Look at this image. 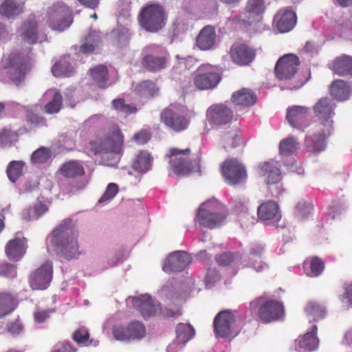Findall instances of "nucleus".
I'll return each mask as SVG.
<instances>
[{
    "mask_svg": "<svg viewBox=\"0 0 352 352\" xmlns=\"http://www.w3.org/2000/svg\"><path fill=\"white\" fill-rule=\"evenodd\" d=\"M73 337L77 343L85 344L88 340L89 333L85 328H80L74 333Z\"/></svg>",
    "mask_w": 352,
    "mask_h": 352,
    "instance_id": "obj_60",
    "label": "nucleus"
},
{
    "mask_svg": "<svg viewBox=\"0 0 352 352\" xmlns=\"http://www.w3.org/2000/svg\"><path fill=\"white\" fill-rule=\"evenodd\" d=\"M206 116L213 126L223 127L231 123L233 112L225 104H215L208 109Z\"/></svg>",
    "mask_w": 352,
    "mask_h": 352,
    "instance_id": "obj_14",
    "label": "nucleus"
},
{
    "mask_svg": "<svg viewBox=\"0 0 352 352\" xmlns=\"http://www.w3.org/2000/svg\"><path fill=\"white\" fill-rule=\"evenodd\" d=\"M52 278V265L50 261L43 263L30 276V285L33 289H46Z\"/></svg>",
    "mask_w": 352,
    "mask_h": 352,
    "instance_id": "obj_18",
    "label": "nucleus"
},
{
    "mask_svg": "<svg viewBox=\"0 0 352 352\" xmlns=\"http://www.w3.org/2000/svg\"><path fill=\"white\" fill-rule=\"evenodd\" d=\"M221 174L225 182L235 186L246 181L247 172L245 166L236 159L226 160L221 166Z\"/></svg>",
    "mask_w": 352,
    "mask_h": 352,
    "instance_id": "obj_10",
    "label": "nucleus"
},
{
    "mask_svg": "<svg viewBox=\"0 0 352 352\" xmlns=\"http://www.w3.org/2000/svg\"><path fill=\"white\" fill-rule=\"evenodd\" d=\"M169 60L167 52H164L160 55L146 54L143 60V66L150 72H159L166 67Z\"/></svg>",
    "mask_w": 352,
    "mask_h": 352,
    "instance_id": "obj_27",
    "label": "nucleus"
},
{
    "mask_svg": "<svg viewBox=\"0 0 352 352\" xmlns=\"http://www.w3.org/2000/svg\"><path fill=\"white\" fill-rule=\"evenodd\" d=\"M336 103L329 97L319 99L313 106V112L318 122L314 124L313 132L305 138L306 147L312 153L323 151L327 146V139L333 133Z\"/></svg>",
    "mask_w": 352,
    "mask_h": 352,
    "instance_id": "obj_1",
    "label": "nucleus"
},
{
    "mask_svg": "<svg viewBox=\"0 0 352 352\" xmlns=\"http://www.w3.org/2000/svg\"><path fill=\"white\" fill-rule=\"evenodd\" d=\"M63 175L67 177L74 178L84 174L83 167L77 162L71 161L65 163L60 169Z\"/></svg>",
    "mask_w": 352,
    "mask_h": 352,
    "instance_id": "obj_45",
    "label": "nucleus"
},
{
    "mask_svg": "<svg viewBox=\"0 0 352 352\" xmlns=\"http://www.w3.org/2000/svg\"><path fill=\"white\" fill-rule=\"evenodd\" d=\"M43 98L45 100H49L45 106V111L47 113H56L60 110L63 96L59 91L50 89L43 94Z\"/></svg>",
    "mask_w": 352,
    "mask_h": 352,
    "instance_id": "obj_28",
    "label": "nucleus"
},
{
    "mask_svg": "<svg viewBox=\"0 0 352 352\" xmlns=\"http://www.w3.org/2000/svg\"><path fill=\"white\" fill-rule=\"evenodd\" d=\"M0 276L13 278L16 276V267L9 263L0 264Z\"/></svg>",
    "mask_w": 352,
    "mask_h": 352,
    "instance_id": "obj_58",
    "label": "nucleus"
},
{
    "mask_svg": "<svg viewBox=\"0 0 352 352\" xmlns=\"http://www.w3.org/2000/svg\"><path fill=\"white\" fill-rule=\"evenodd\" d=\"M263 250L264 247L262 245H255L250 251L247 265L253 268L257 272H262L267 268V265L265 263H263L261 261L258 260L261 258Z\"/></svg>",
    "mask_w": 352,
    "mask_h": 352,
    "instance_id": "obj_32",
    "label": "nucleus"
},
{
    "mask_svg": "<svg viewBox=\"0 0 352 352\" xmlns=\"http://www.w3.org/2000/svg\"><path fill=\"white\" fill-rule=\"evenodd\" d=\"M298 143L294 137L282 140L279 143V153L282 156L292 155L298 148Z\"/></svg>",
    "mask_w": 352,
    "mask_h": 352,
    "instance_id": "obj_47",
    "label": "nucleus"
},
{
    "mask_svg": "<svg viewBox=\"0 0 352 352\" xmlns=\"http://www.w3.org/2000/svg\"><path fill=\"white\" fill-rule=\"evenodd\" d=\"M152 160V157L148 152L141 151L133 161V168L138 173H145L151 168Z\"/></svg>",
    "mask_w": 352,
    "mask_h": 352,
    "instance_id": "obj_37",
    "label": "nucleus"
},
{
    "mask_svg": "<svg viewBox=\"0 0 352 352\" xmlns=\"http://www.w3.org/2000/svg\"><path fill=\"white\" fill-rule=\"evenodd\" d=\"M126 303L133 305L144 318L154 316L161 310L160 304L148 294L129 296L126 298Z\"/></svg>",
    "mask_w": 352,
    "mask_h": 352,
    "instance_id": "obj_13",
    "label": "nucleus"
},
{
    "mask_svg": "<svg viewBox=\"0 0 352 352\" xmlns=\"http://www.w3.org/2000/svg\"><path fill=\"white\" fill-rule=\"evenodd\" d=\"M309 109L305 106H293L287 111V119L289 124L301 131L307 126L305 120L309 114Z\"/></svg>",
    "mask_w": 352,
    "mask_h": 352,
    "instance_id": "obj_21",
    "label": "nucleus"
},
{
    "mask_svg": "<svg viewBox=\"0 0 352 352\" xmlns=\"http://www.w3.org/2000/svg\"><path fill=\"white\" fill-rule=\"evenodd\" d=\"M112 104L115 109L125 115H129L138 111V109L134 105L125 104L122 99H115L112 101Z\"/></svg>",
    "mask_w": 352,
    "mask_h": 352,
    "instance_id": "obj_52",
    "label": "nucleus"
},
{
    "mask_svg": "<svg viewBox=\"0 0 352 352\" xmlns=\"http://www.w3.org/2000/svg\"><path fill=\"white\" fill-rule=\"evenodd\" d=\"M47 18L49 25L60 32L69 28L73 22L71 10L62 2L54 4L49 9Z\"/></svg>",
    "mask_w": 352,
    "mask_h": 352,
    "instance_id": "obj_8",
    "label": "nucleus"
},
{
    "mask_svg": "<svg viewBox=\"0 0 352 352\" xmlns=\"http://www.w3.org/2000/svg\"><path fill=\"white\" fill-rule=\"evenodd\" d=\"M123 137L119 129L113 131L111 136L102 140L96 152L103 155L102 158L110 157L113 162H108V166H112L117 163L120 158L122 150Z\"/></svg>",
    "mask_w": 352,
    "mask_h": 352,
    "instance_id": "obj_7",
    "label": "nucleus"
},
{
    "mask_svg": "<svg viewBox=\"0 0 352 352\" xmlns=\"http://www.w3.org/2000/svg\"><path fill=\"white\" fill-rule=\"evenodd\" d=\"M241 256L239 253L233 254L230 252H225L217 257V261L220 265L227 266L241 260Z\"/></svg>",
    "mask_w": 352,
    "mask_h": 352,
    "instance_id": "obj_55",
    "label": "nucleus"
},
{
    "mask_svg": "<svg viewBox=\"0 0 352 352\" xmlns=\"http://www.w3.org/2000/svg\"><path fill=\"white\" fill-rule=\"evenodd\" d=\"M89 73L94 85L100 89H105L110 85L109 73L106 66L99 65L89 69Z\"/></svg>",
    "mask_w": 352,
    "mask_h": 352,
    "instance_id": "obj_31",
    "label": "nucleus"
},
{
    "mask_svg": "<svg viewBox=\"0 0 352 352\" xmlns=\"http://www.w3.org/2000/svg\"><path fill=\"white\" fill-rule=\"evenodd\" d=\"M307 265L309 267L305 268V273L309 277H318L324 269L323 261L318 257H314Z\"/></svg>",
    "mask_w": 352,
    "mask_h": 352,
    "instance_id": "obj_49",
    "label": "nucleus"
},
{
    "mask_svg": "<svg viewBox=\"0 0 352 352\" xmlns=\"http://www.w3.org/2000/svg\"><path fill=\"white\" fill-rule=\"evenodd\" d=\"M351 91V85L342 80L333 81L330 89L331 94L338 100L348 99Z\"/></svg>",
    "mask_w": 352,
    "mask_h": 352,
    "instance_id": "obj_35",
    "label": "nucleus"
},
{
    "mask_svg": "<svg viewBox=\"0 0 352 352\" xmlns=\"http://www.w3.org/2000/svg\"><path fill=\"white\" fill-rule=\"evenodd\" d=\"M189 148H171L166 156L170 157L169 164L173 171L177 175H186L191 172L199 170V159L190 160L187 156L190 154Z\"/></svg>",
    "mask_w": 352,
    "mask_h": 352,
    "instance_id": "obj_4",
    "label": "nucleus"
},
{
    "mask_svg": "<svg viewBox=\"0 0 352 352\" xmlns=\"http://www.w3.org/2000/svg\"><path fill=\"white\" fill-rule=\"evenodd\" d=\"M220 276L219 273L214 269H208L206 278L205 283L207 288H211L214 284L219 281Z\"/></svg>",
    "mask_w": 352,
    "mask_h": 352,
    "instance_id": "obj_59",
    "label": "nucleus"
},
{
    "mask_svg": "<svg viewBox=\"0 0 352 352\" xmlns=\"http://www.w3.org/2000/svg\"><path fill=\"white\" fill-rule=\"evenodd\" d=\"M305 311L310 319L314 321L324 318L326 314L324 307L314 301H310L307 304Z\"/></svg>",
    "mask_w": 352,
    "mask_h": 352,
    "instance_id": "obj_43",
    "label": "nucleus"
},
{
    "mask_svg": "<svg viewBox=\"0 0 352 352\" xmlns=\"http://www.w3.org/2000/svg\"><path fill=\"white\" fill-rule=\"evenodd\" d=\"M190 27V24L188 16H181L173 23L175 34L184 33L188 30Z\"/></svg>",
    "mask_w": 352,
    "mask_h": 352,
    "instance_id": "obj_54",
    "label": "nucleus"
},
{
    "mask_svg": "<svg viewBox=\"0 0 352 352\" xmlns=\"http://www.w3.org/2000/svg\"><path fill=\"white\" fill-rule=\"evenodd\" d=\"M135 91L140 96L149 98L154 96L157 93L158 88L153 81L146 80L138 84Z\"/></svg>",
    "mask_w": 352,
    "mask_h": 352,
    "instance_id": "obj_42",
    "label": "nucleus"
},
{
    "mask_svg": "<svg viewBox=\"0 0 352 352\" xmlns=\"http://www.w3.org/2000/svg\"><path fill=\"white\" fill-rule=\"evenodd\" d=\"M21 38L30 43H36L38 40L37 23L34 16H30L21 26L20 30Z\"/></svg>",
    "mask_w": 352,
    "mask_h": 352,
    "instance_id": "obj_29",
    "label": "nucleus"
},
{
    "mask_svg": "<svg viewBox=\"0 0 352 352\" xmlns=\"http://www.w3.org/2000/svg\"><path fill=\"white\" fill-rule=\"evenodd\" d=\"M68 59V56H65L52 67V72L54 76L69 77L74 74V67Z\"/></svg>",
    "mask_w": 352,
    "mask_h": 352,
    "instance_id": "obj_38",
    "label": "nucleus"
},
{
    "mask_svg": "<svg viewBox=\"0 0 352 352\" xmlns=\"http://www.w3.org/2000/svg\"><path fill=\"white\" fill-rule=\"evenodd\" d=\"M151 138V134L148 131L142 130L134 135V140L140 144L146 143Z\"/></svg>",
    "mask_w": 352,
    "mask_h": 352,
    "instance_id": "obj_64",
    "label": "nucleus"
},
{
    "mask_svg": "<svg viewBox=\"0 0 352 352\" xmlns=\"http://www.w3.org/2000/svg\"><path fill=\"white\" fill-rule=\"evenodd\" d=\"M299 64L297 56L293 54H285L277 61L275 74L279 80H289L296 74Z\"/></svg>",
    "mask_w": 352,
    "mask_h": 352,
    "instance_id": "obj_15",
    "label": "nucleus"
},
{
    "mask_svg": "<svg viewBox=\"0 0 352 352\" xmlns=\"http://www.w3.org/2000/svg\"><path fill=\"white\" fill-rule=\"evenodd\" d=\"M176 339L180 343L186 344L190 340L195 334V330L193 327L188 323H179L176 327Z\"/></svg>",
    "mask_w": 352,
    "mask_h": 352,
    "instance_id": "obj_41",
    "label": "nucleus"
},
{
    "mask_svg": "<svg viewBox=\"0 0 352 352\" xmlns=\"http://www.w3.org/2000/svg\"><path fill=\"white\" fill-rule=\"evenodd\" d=\"M332 69L339 76H352V57L343 55L333 62Z\"/></svg>",
    "mask_w": 352,
    "mask_h": 352,
    "instance_id": "obj_34",
    "label": "nucleus"
},
{
    "mask_svg": "<svg viewBox=\"0 0 352 352\" xmlns=\"http://www.w3.org/2000/svg\"><path fill=\"white\" fill-rule=\"evenodd\" d=\"M53 312H54V310L52 309L37 310L34 312V320L36 322L38 323L43 322Z\"/></svg>",
    "mask_w": 352,
    "mask_h": 352,
    "instance_id": "obj_62",
    "label": "nucleus"
},
{
    "mask_svg": "<svg viewBox=\"0 0 352 352\" xmlns=\"http://www.w3.org/2000/svg\"><path fill=\"white\" fill-rule=\"evenodd\" d=\"M258 307V315L265 322L280 319L284 315L283 305L278 301L270 300L263 302V298L261 297L256 298L250 304L252 312L256 311Z\"/></svg>",
    "mask_w": 352,
    "mask_h": 352,
    "instance_id": "obj_6",
    "label": "nucleus"
},
{
    "mask_svg": "<svg viewBox=\"0 0 352 352\" xmlns=\"http://www.w3.org/2000/svg\"><path fill=\"white\" fill-rule=\"evenodd\" d=\"M265 10L263 0H249L246 6V11L250 14L248 18L250 23H252L251 16L260 15Z\"/></svg>",
    "mask_w": 352,
    "mask_h": 352,
    "instance_id": "obj_51",
    "label": "nucleus"
},
{
    "mask_svg": "<svg viewBox=\"0 0 352 352\" xmlns=\"http://www.w3.org/2000/svg\"><path fill=\"white\" fill-rule=\"evenodd\" d=\"M12 142V133L10 130L0 131V147L10 146Z\"/></svg>",
    "mask_w": 352,
    "mask_h": 352,
    "instance_id": "obj_63",
    "label": "nucleus"
},
{
    "mask_svg": "<svg viewBox=\"0 0 352 352\" xmlns=\"http://www.w3.org/2000/svg\"><path fill=\"white\" fill-rule=\"evenodd\" d=\"M225 219L223 206L216 199H210L199 206L195 221L201 227L212 229L221 226Z\"/></svg>",
    "mask_w": 352,
    "mask_h": 352,
    "instance_id": "obj_3",
    "label": "nucleus"
},
{
    "mask_svg": "<svg viewBox=\"0 0 352 352\" xmlns=\"http://www.w3.org/2000/svg\"><path fill=\"white\" fill-rule=\"evenodd\" d=\"M14 309V302L11 294L0 292V318L11 313Z\"/></svg>",
    "mask_w": 352,
    "mask_h": 352,
    "instance_id": "obj_46",
    "label": "nucleus"
},
{
    "mask_svg": "<svg viewBox=\"0 0 352 352\" xmlns=\"http://www.w3.org/2000/svg\"><path fill=\"white\" fill-rule=\"evenodd\" d=\"M27 241L25 238L20 232L16 233V236L10 240L5 248V252L8 258L13 261L20 260L25 253Z\"/></svg>",
    "mask_w": 352,
    "mask_h": 352,
    "instance_id": "obj_23",
    "label": "nucleus"
},
{
    "mask_svg": "<svg viewBox=\"0 0 352 352\" xmlns=\"http://www.w3.org/2000/svg\"><path fill=\"white\" fill-rule=\"evenodd\" d=\"M26 119L28 122L35 126H42L45 125V120L42 117L31 111L27 112Z\"/></svg>",
    "mask_w": 352,
    "mask_h": 352,
    "instance_id": "obj_61",
    "label": "nucleus"
},
{
    "mask_svg": "<svg viewBox=\"0 0 352 352\" xmlns=\"http://www.w3.org/2000/svg\"><path fill=\"white\" fill-rule=\"evenodd\" d=\"M221 143L226 150L236 147L243 148L245 142L239 131L236 129H232L227 131L222 137Z\"/></svg>",
    "mask_w": 352,
    "mask_h": 352,
    "instance_id": "obj_33",
    "label": "nucleus"
},
{
    "mask_svg": "<svg viewBox=\"0 0 352 352\" xmlns=\"http://www.w3.org/2000/svg\"><path fill=\"white\" fill-rule=\"evenodd\" d=\"M118 192V186L115 183H110L108 184L107 189L100 199L98 200V204H105L106 202L111 200Z\"/></svg>",
    "mask_w": 352,
    "mask_h": 352,
    "instance_id": "obj_56",
    "label": "nucleus"
},
{
    "mask_svg": "<svg viewBox=\"0 0 352 352\" xmlns=\"http://www.w3.org/2000/svg\"><path fill=\"white\" fill-rule=\"evenodd\" d=\"M190 257L187 252L175 251L170 253L165 260L162 269L167 273L181 272L190 263Z\"/></svg>",
    "mask_w": 352,
    "mask_h": 352,
    "instance_id": "obj_19",
    "label": "nucleus"
},
{
    "mask_svg": "<svg viewBox=\"0 0 352 352\" xmlns=\"http://www.w3.org/2000/svg\"><path fill=\"white\" fill-rule=\"evenodd\" d=\"M78 232L71 219L63 220L47 236L56 254L66 260L77 259L82 254L78 241Z\"/></svg>",
    "mask_w": 352,
    "mask_h": 352,
    "instance_id": "obj_2",
    "label": "nucleus"
},
{
    "mask_svg": "<svg viewBox=\"0 0 352 352\" xmlns=\"http://www.w3.org/2000/svg\"><path fill=\"white\" fill-rule=\"evenodd\" d=\"M217 34L214 28L206 25L201 29L196 39V45L201 50H212L216 44Z\"/></svg>",
    "mask_w": 352,
    "mask_h": 352,
    "instance_id": "obj_26",
    "label": "nucleus"
},
{
    "mask_svg": "<svg viewBox=\"0 0 352 352\" xmlns=\"http://www.w3.org/2000/svg\"><path fill=\"white\" fill-rule=\"evenodd\" d=\"M236 311L225 310L219 312L214 318L213 326L216 336L230 338L238 333L235 329Z\"/></svg>",
    "mask_w": 352,
    "mask_h": 352,
    "instance_id": "obj_9",
    "label": "nucleus"
},
{
    "mask_svg": "<svg viewBox=\"0 0 352 352\" xmlns=\"http://www.w3.org/2000/svg\"><path fill=\"white\" fill-rule=\"evenodd\" d=\"M221 80L219 74L210 65H201L196 71L194 82L199 89L215 87Z\"/></svg>",
    "mask_w": 352,
    "mask_h": 352,
    "instance_id": "obj_16",
    "label": "nucleus"
},
{
    "mask_svg": "<svg viewBox=\"0 0 352 352\" xmlns=\"http://www.w3.org/2000/svg\"><path fill=\"white\" fill-rule=\"evenodd\" d=\"M52 153L50 149L41 147L33 152L30 160L33 164H44L52 157Z\"/></svg>",
    "mask_w": 352,
    "mask_h": 352,
    "instance_id": "obj_50",
    "label": "nucleus"
},
{
    "mask_svg": "<svg viewBox=\"0 0 352 352\" xmlns=\"http://www.w3.org/2000/svg\"><path fill=\"white\" fill-rule=\"evenodd\" d=\"M164 123L170 129L180 132L186 130L190 123L189 119L179 113L175 105H170L161 114Z\"/></svg>",
    "mask_w": 352,
    "mask_h": 352,
    "instance_id": "obj_17",
    "label": "nucleus"
},
{
    "mask_svg": "<svg viewBox=\"0 0 352 352\" xmlns=\"http://www.w3.org/2000/svg\"><path fill=\"white\" fill-rule=\"evenodd\" d=\"M230 57L239 65H247L254 59L255 50L245 44H234L230 49Z\"/></svg>",
    "mask_w": 352,
    "mask_h": 352,
    "instance_id": "obj_22",
    "label": "nucleus"
},
{
    "mask_svg": "<svg viewBox=\"0 0 352 352\" xmlns=\"http://www.w3.org/2000/svg\"><path fill=\"white\" fill-rule=\"evenodd\" d=\"M146 327L140 321L134 320L126 327L118 325L113 327V335L120 341L140 340L146 336Z\"/></svg>",
    "mask_w": 352,
    "mask_h": 352,
    "instance_id": "obj_12",
    "label": "nucleus"
},
{
    "mask_svg": "<svg viewBox=\"0 0 352 352\" xmlns=\"http://www.w3.org/2000/svg\"><path fill=\"white\" fill-rule=\"evenodd\" d=\"M257 213L260 219L268 221L269 224H274L281 218L278 206L273 201H268L261 204L258 208Z\"/></svg>",
    "mask_w": 352,
    "mask_h": 352,
    "instance_id": "obj_25",
    "label": "nucleus"
},
{
    "mask_svg": "<svg viewBox=\"0 0 352 352\" xmlns=\"http://www.w3.org/2000/svg\"><path fill=\"white\" fill-rule=\"evenodd\" d=\"M25 0H5L0 7V14L13 18L23 12Z\"/></svg>",
    "mask_w": 352,
    "mask_h": 352,
    "instance_id": "obj_30",
    "label": "nucleus"
},
{
    "mask_svg": "<svg viewBox=\"0 0 352 352\" xmlns=\"http://www.w3.org/2000/svg\"><path fill=\"white\" fill-rule=\"evenodd\" d=\"M255 94L250 89L243 88L232 94V100L236 105L248 107L254 104L256 102Z\"/></svg>",
    "mask_w": 352,
    "mask_h": 352,
    "instance_id": "obj_36",
    "label": "nucleus"
},
{
    "mask_svg": "<svg viewBox=\"0 0 352 352\" xmlns=\"http://www.w3.org/2000/svg\"><path fill=\"white\" fill-rule=\"evenodd\" d=\"M312 210V206L310 204L305 201H300L296 207V217L299 220H303L308 217Z\"/></svg>",
    "mask_w": 352,
    "mask_h": 352,
    "instance_id": "obj_53",
    "label": "nucleus"
},
{
    "mask_svg": "<svg viewBox=\"0 0 352 352\" xmlns=\"http://www.w3.org/2000/svg\"><path fill=\"white\" fill-rule=\"evenodd\" d=\"M258 173L265 177V182L272 196L278 197L281 194L282 189L279 184L280 173L276 165L270 162H264L260 164Z\"/></svg>",
    "mask_w": 352,
    "mask_h": 352,
    "instance_id": "obj_11",
    "label": "nucleus"
},
{
    "mask_svg": "<svg viewBox=\"0 0 352 352\" xmlns=\"http://www.w3.org/2000/svg\"><path fill=\"white\" fill-rule=\"evenodd\" d=\"M25 163L23 161H12L8 166L7 175L12 182H15L23 173Z\"/></svg>",
    "mask_w": 352,
    "mask_h": 352,
    "instance_id": "obj_48",
    "label": "nucleus"
},
{
    "mask_svg": "<svg viewBox=\"0 0 352 352\" xmlns=\"http://www.w3.org/2000/svg\"><path fill=\"white\" fill-rule=\"evenodd\" d=\"M344 292L340 296V300L344 307H349L352 305V284H344Z\"/></svg>",
    "mask_w": 352,
    "mask_h": 352,
    "instance_id": "obj_57",
    "label": "nucleus"
},
{
    "mask_svg": "<svg viewBox=\"0 0 352 352\" xmlns=\"http://www.w3.org/2000/svg\"><path fill=\"white\" fill-rule=\"evenodd\" d=\"M276 28L280 33L292 30L296 23V15L292 10L285 8L280 10L274 19Z\"/></svg>",
    "mask_w": 352,
    "mask_h": 352,
    "instance_id": "obj_24",
    "label": "nucleus"
},
{
    "mask_svg": "<svg viewBox=\"0 0 352 352\" xmlns=\"http://www.w3.org/2000/svg\"><path fill=\"white\" fill-rule=\"evenodd\" d=\"M47 206L41 203H38L33 208H29L23 210V219L26 221L36 220L47 211Z\"/></svg>",
    "mask_w": 352,
    "mask_h": 352,
    "instance_id": "obj_44",
    "label": "nucleus"
},
{
    "mask_svg": "<svg viewBox=\"0 0 352 352\" xmlns=\"http://www.w3.org/2000/svg\"><path fill=\"white\" fill-rule=\"evenodd\" d=\"M0 72L6 73L9 78L16 85H19L24 79L25 69L23 64H12Z\"/></svg>",
    "mask_w": 352,
    "mask_h": 352,
    "instance_id": "obj_39",
    "label": "nucleus"
},
{
    "mask_svg": "<svg viewBox=\"0 0 352 352\" xmlns=\"http://www.w3.org/2000/svg\"><path fill=\"white\" fill-rule=\"evenodd\" d=\"M317 326L314 324L303 336L296 340V350L298 352H311L318 349L319 340L316 336Z\"/></svg>",
    "mask_w": 352,
    "mask_h": 352,
    "instance_id": "obj_20",
    "label": "nucleus"
},
{
    "mask_svg": "<svg viewBox=\"0 0 352 352\" xmlns=\"http://www.w3.org/2000/svg\"><path fill=\"white\" fill-rule=\"evenodd\" d=\"M166 20L164 10L159 4L148 5L140 13V24L147 32H158L165 26Z\"/></svg>",
    "mask_w": 352,
    "mask_h": 352,
    "instance_id": "obj_5",
    "label": "nucleus"
},
{
    "mask_svg": "<svg viewBox=\"0 0 352 352\" xmlns=\"http://www.w3.org/2000/svg\"><path fill=\"white\" fill-rule=\"evenodd\" d=\"M131 32L126 27L118 26L111 33V37L113 41L119 46H125L128 45L131 38Z\"/></svg>",
    "mask_w": 352,
    "mask_h": 352,
    "instance_id": "obj_40",
    "label": "nucleus"
}]
</instances>
